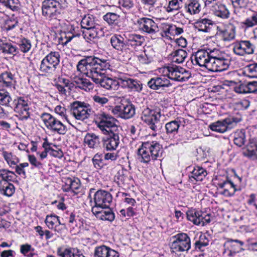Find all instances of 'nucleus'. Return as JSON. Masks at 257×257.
<instances>
[{"mask_svg":"<svg viewBox=\"0 0 257 257\" xmlns=\"http://www.w3.org/2000/svg\"><path fill=\"white\" fill-rule=\"evenodd\" d=\"M108 60L100 59L94 56L86 57L79 61L77 68L81 73L91 78L94 82L106 89H116L118 81L107 77L105 71L109 69Z\"/></svg>","mask_w":257,"mask_h":257,"instance_id":"1","label":"nucleus"},{"mask_svg":"<svg viewBox=\"0 0 257 257\" xmlns=\"http://www.w3.org/2000/svg\"><path fill=\"white\" fill-rule=\"evenodd\" d=\"M164 75L151 78L148 82L151 89L158 90H164L172 85L170 80L184 82L187 81L191 75L189 71L174 64H170L163 68Z\"/></svg>","mask_w":257,"mask_h":257,"instance_id":"2","label":"nucleus"},{"mask_svg":"<svg viewBox=\"0 0 257 257\" xmlns=\"http://www.w3.org/2000/svg\"><path fill=\"white\" fill-rule=\"evenodd\" d=\"M82 35L85 40L90 44L96 42L103 36L101 28L96 24L93 15H85L81 20Z\"/></svg>","mask_w":257,"mask_h":257,"instance_id":"3","label":"nucleus"},{"mask_svg":"<svg viewBox=\"0 0 257 257\" xmlns=\"http://www.w3.org/2000/svg\"><path fill=\"white\" fill-rule=\"evenodd\" d=\"M162 154V147L156 141L144 142L138 150V159L144 163H148L151 160H160Z\"/></svg>","mask_w":257,"mask_h":257,"instance_id":"4","label":"nucleus"},{"mask_svg":"<svg viewBox=\"0 0 257 257\" xmlns=\"http://www.w3.org/2000/svg\"><path fill=\"white\" fill-rule=\"evenodd\" d=\"M211 62L209 63L208 70L212 72H221L227 70L230 64V58L224 52L214 49Z\"/></svg>","mask_w":257,"mask_h":257,"instance_id":"5","label":"nucleus"},{"mask_svg":"<svg viewBox=\"0 0 257 257\" xmlns=\"http://www.w3.org/2000/svg\"><path fill=\"white\" fill-rule=\"evenodd\" d=\"M96 119L97 126L104 134L118 131L116 119L111 115L101 112L96 115Z\"/></svg>","mask_w":257,"mask_h":257,"instance_id":"6","label":"nucleus"},{"mask_svg":"<svg viewBox=\"0 0 257 257\" xmlns=\"http://www.w3.org/2000/svg\"><path fill=\"white\" fill-rule=\"evenodd\" d=\"M14 111L21 120H27L30 117L31 102L27 97L19 96L13 101Z\"/></svg>","mask_w":257,"mask_h":257,"instance_id":"7","label":"nucleus"},{"mask_svg":"<svg viewBox=\"0 0 257 257\" xmlns=\"http://www.w3.org/2000/svg\"><path fill=\"white\" fill-rule=\"evenodd\" d=\"M161 116L160 112L146 107L143 110L141 118L152 130L156 132L161 127Z\"/></svg>","mask_w":257,"mask_h":257,"instance_id":"8","label":"nucleus"},{"mask_svg":"<svg viewBox=\"0 0 257 257\" xmlns=\"http://www.w3.org/2000/svg\"><path fill=\"white\" fill-rule=\"evenodd\" d=\"M41 118L48 130L60 135L66 134V126L60 120L51 114L43 113L41 115Z\"/></svg>","mask_w":257,"mask_h":257,"instance_id":"9","label":"nucleus"},{"mask_svg":"<svg viewBox=\"0 0 257 257\" xmlns=\"http://www.w3.org/2000/svg\"><path fill=\"white\" fill-rule=\"evenodd\" d=\"M214 52V49H201L198 50L191 57L193 65H198L208 69L209 63L211 61Z\"/></svg>","mask_w":257,"mask_h":257,"instance_id":"10","label":"nucleus"},{"mask_svg":"<svg viewBox=\"0 0 257 257\" xmlns=\"http://www.w3.org/2000/svg\"><path fill=\"white\" fill-rule=\"evenodd\" d=\"M70 106L72 114L78 120L83 121L88 118L92 112L90 105L84 102L75 101Z\"/></svg>","mask_w":257,"mask_h":257,"instance_id":"11","label":"nucleus"},{"mask_svg":"<svg viewBox=\"0 0 257 257\" xmlns=\"http://www.w3.org/2000/svg\"><path fill=\"white\" fill-rule=\"evenodd\" d=\"M171 248L174 252L188 251L191 248V240L185 233H179L172 237Z\"/></svg>","mask_w":257,"mask_h":257,"instance_id":"12","label":"nucleus"},{"mask_svg":"<svg viewBox=\"0 0 257 257\" xmlns=\"http://www.w3.org/2000/svg\"><path fill=\"white\" fill-rule=\"evenodd\" d=\"M136 25L139 31L150 35L152 38H155L157 33L159 31L157 24L148 18L143 17L138 19Z\"/></svg>","mask_w":257,"mask_h":257,"instance_id":"13","label":"nucleus"},{"mask_svg":"<svg viewBox=\"0 0 257 257\" xmlns=\"http://www.w3.org/2000/svg\"><path fill=\"white\" fill-rule=\"evenodd\" d=\"M111 46L124 57L125 60L131 58V51L127 48L126 40L120 35H113L110 39Z\"/></svg>","mask_w":257,"mask_h":257,"instance_id":"14","label":"nucleus"},{"mask_svg":"<svg viewBox=\"0 0 257 257\" xmlns=\"http://www.w3.org/2000/svg\"><path fill=\"white\" fill-rule=\"evenodd\" d=\"M216 34L224 41H230L235 38L236 27L231 23H220L216 25Z\"/></svg>","mask_w":257,"mask_h":257,"instance_id":"15","label":"nucleus"},{"mask_svg":"<svg viewBox=\"0 0 257 257\" xmlns=\"http://www.w3.org/2000/svg\"><path fill=\"white\" fill-rule=\"evenodd\" d=\"M112 197L108 191L98 190L94 194V201L95 205L92 208H108L112 202Z\"/></svg>","mask_w":257,"mask_h":257,"instance_id":"16","label":"nucleus"},{"mask_svg":"<svg viewBox=\"0 0 257 257\" xmlns=\"http://www.w3.org/2000/svg\"><path fill=\"white\" fill-rule=\"evenodd\" d=\"M233 53L237 56H244L254 53V46L249 41H237L232 44Z\"/></svg>","mask_w":257,"mask_h":257,"instance_id":"17","label":"nucleus"},{"mask_svg":"<svg viewBox=\"0 0 257 257\" xmlns=\"http://www.w3.org/2000/svg\"><path fill=\"white\" fill-rule=\"evenodd\" d=\"M244 242L238 239L226 238L224 243V253L229 257H234L237 253L244 249L242 248Z\"/></svg>","mask_w":257,"mask_h":257,"instance_id":"18","label":"nucleus"},{"mask_svg":"<svg viewBox=\"0 0 257 257\" xmlns=\"http://www.w3.org/2000/svg\"><path fill=\"white\" fill-rule=\"evenodd\" d=\"M111 109L112 112L114 115L125 119L132 118L136 113L135 107L131 103L116 105Z\"/></svg>","mask_w":257,"mask_h":257,"instance_id":"19","label":"nucleus"},{"mask_svg":"<svg viewBox=\"0 0 257 257\" xmlns=\"http://www.w3.org/2000/svg\"><path fill=\"white\" fill-rule=\"evenodd\" d=\"M1 28L3 32L12 37H14L13 35L18 33L21 29L18 18L13 15L12 17H6Z\"/></svg>","mask_w":257,"mask_h":257,"instance_id":"20","label":"nucleus"},{"mask_svg":"<svg viewBox=\"0 0 257 257\" xmlns=\"http://www.w3.org/2000/svg\"><path fill=\"white\" fill-rule=\"evenodd\" d=\"M42 13L47 19L50 20L56 19L60 13L54 5L53 0H44L42 4Z\"/></svg>","mask_w":257,"mask_h":257,"instance_id":"21","label":"nucleus"},{"mask_svg":"<svg viewBox=\"0 0 257 257\" xmlns=\"http://www.w3.org/2000/svg\"><path fill=\"white\" fill-rule=\"evenodd\" d=\"M237 122L232 121L230 118H225L211 123L209 128L212 131L223 133L235 126Z\"/></svg>","mask_w":257,"mask_h":257,"instance_id":"22","label":"nucleus"},{"mask_svg":"<svg viewBox=\"0 0 257 257\" xmlns=\"http://www.w3.org/2000/svg\"><path fill=\"white\" fill-rule=\"evenodd\" d=\"M108 136L103 139L104 149L107 151L115 150L119 144L118 131L108 133Z\"/></svg>","mask_w":257,"mask_h":257,"instance_id":"23","label":"nucleus"},{"mask_svg":"<svg viewBox=\"0 0 257 257\" xmlns=\"http://www.w3.org/2000/svg\"><path fill=\"white\" fill-rule=\"evenodd\" d=\"M126 40L127 48L131 51V53L133 49H136L142 46L145 42V38L141 35L132 33L127 35Z\"/></svg>","mask_w":257,"mask_h":257,"instance_id":"24","label":"nucleus"},{"mask_svg":"<svg viewBox=\"0 0 257 257\" xmlns=\"http://www.w3.org/2000/svg\"><path fill=\"white\" fill-rule=\"evenodd\" d=\"M119 85L124 88L138 92H140L143 88V85L140 81L130 78L119 79Z\"/></svg>","mask_w":257,"mask_h":257,"instance_id":"25","label":"nucleus"},{"mask_svg":"<svg viewBox=\"0 0 257 257\" xmlns=\"http://www.w3.org/2000/svg\"><path fill=\"white\" fill-rule=\"evenodd\" d=\"M94 255V257H119L118 252L104 245L96 246Z\"/></svg>","mask_w":257,"mask_h":257,"instance_id":"26","label":"nucleus"},{"mask_svg":"<svg viewBox=\"0 0 257 257\" xmlns=\"http://www.w3.org/2000/svg\"><path fill=\"white\" fill-rule=\"evenodd\" d=\"M57 67L44 58L41 62L39 70L43 75L51 77L56 74Z\"/></svg>","mask_w":257,"mask_h":257,"instance_id":"27","label":"nucleus"},{"mask_svg":"<svg viewBox=\"0 0 257 257\" xmlns=\"http://www.w3.org/2000/svg\"><path fill=\"white\" fill-rule=\"evenodd\" d=\"M91 211L93 214L99 219L112 221L114 220L115 216L113 212L108 208H92Z\"/></svg>","mask_w":257,"mask_h":257,"instance_id":"28","label":"nucleus"},{"mask_svg":"<svg viewBox=\"0 0 257 257\" xmlns=\"http://www.w3.org/2000/svg\"><path fill=\"white\" fill-rule=\"evenodd\" d=\"M195 26L199 31L205 33H210L216 27V24L213 21L206 18L199 19L195 23Z\"/></svg>","mask_w":257,"mask_h":257,"instance_id":"29","label":"nucleus"},{"mask_svg":"<svg viewBox=\"0 0 257 257\" xmlns=\"http://www.w3.org/2000/svg\"><path fill=\"white\" fill-rule=\"evenodd\" d=\"M81 187V182L78 178H68L66 179L65 185L63 186V190L65 192L71 191L77 194Z\"/></svg>","mask_w":257,"mask_h":257,"instance_id":"30","label":"nucleus"},{"mask_svg":"<svg viewBox=\"0 0 257 257\" xmlns=\"http://www.w3.org/2000/svg\"><path fill=\"white\" fill-rule=\"evenodd\" d=\"M45 223L50 229L54 230L58 233L61 232V229L58 227L59 226L64 225L61 223L59 217L55 214L47 215L45 220Z\"/></svg>","mask_w":257,"mask_h":257,"instance_id":"31","label":"nucleus"},{"mask_svg":"<svg viewBox=\"0 0 257 257\" xmlns=\"http://www.w3.org/2000/svg\"><path fill=\"white\" fill-rule=\"evenodd\" d=\"M218 187L222 189L221 194L225 196L229 197L233 195L237 190H240L236 188L232 182L229 181H224L218 184Z\"/></svg>","mask_w":257,"mask_h":257,"instance_id":"32","label":"nucleus"},{"mask_svg":"<svg viewBox=\"0 0 257 257\" xmlns=\"http://www.w3.org/2000/svg\"><path fill=\"white\" fill-rule=\"evenodd\" d=\"M155 52L151 47H148L145 49L143 53L137 56L138 60L142 64H148L154 60Z\"/></svg>","mask_w":257,"mask_h":257,"instance_id":"33","label":"nucleus"},{"mask_svg":"<svg viewBox=\"0 0 257 257\" xmlns=\"http://www.w3.org/2000/svg\"><path fill=\"white\" fill-rule=\"evenodd\" d=\"M56 253L59 257H76L79 255H83L81 251L78 249L64 246L58 247Z\"/></svg>","mask_w":257,"mask_h":257,"instance_id":"34","label":"nucleus"},{"mask_svg":"<svg viewBox=\"0 0 257 257\" xmlns=\"http://www.w3.org/2000/svg\"><path fill=\"white\" fill-rule=\"evenodd\" d=\"M14 76L11 72L6 71L0 74V86L11 88L14 87Z\"/></svg>","mask_w":257,"mask_h":257,"instance_id":"35","label":"nucleus"},{"mask_svg":"<svg viewBox=\"0 0 257 257\" xmlns=\"http://www.w3.org/2000/svg\"><path fill=\"white\" fill-rule=\"evenodd\" d=\"M184 8L185 12L193 15L199 13L201 6L197 0H189L187 3L185 1Z\"/></svg>","mask_w":257,"mask_h":257,"instance_id":"36","label":"nucleus"},{"mask_svg":"<svg viewBox=\"0 0 257 257\" xmlns=\"http://www.w3.org/2000/svg\"><path fill=\"white\" fill-rule=\"evenodd\" d=\"M84 143L89 148L97 149L100 146V138L94 133H87L84 138Z\"/></svg>","mask_w":257,"mask_h":257,"instance_id":"37","label":"nucleus"},{"mask_svg":"<svg viewBox=\"0 0 257 257\" xmlns=\"http://www.w3.org/2000/svg\"><path fill=\"white\" fill-rule=\"evenodd\" d=\"M2 53L4 55L15 56L19 54V49L17 44L13 41H5Z\"/></svg>","mask_w":257,"mask_h":257,"instance_id":"38","label":"nucleus"},{"mask_svg":"<svg viewBox=\"0 0 257 257\" xmlns=\"http://www.w3.org/2000/svg\"><path fill=\"white\" fill-rule=\"evenodd\" d=\"M181 122V121L177 118L165 124L166 133L169 138L174 137L178 133Z\"/></svg>","mask_w":257,"mask_h":257,"instance_id":"39","label":"nucleus"},{"mask_svg":"<svg viewBox=\"0 0 257 257\" xmlns=\"http://www.w3.org/2000/svg\"><path fill=\"white\" fill-rule=\"evenodd\" d=\"M207 175V171L202 167L196 166L189 175L190 182L201 181Z\"/></svg>","mask_w":257,"mask_h":257,"instance_id":"40","label":"nucleus"},{"mask_svg":"<svg viewBox=\"0 0 257 257\" xmlns=\"http://www.w3.org/2000/svg\"><path fill=\"white\" fill-rule=\"evenodd\" d=\"M214 15L223 19H226L229 17L230 12L226 6L219 2L212 11Z\"/></svg>","mask_w":257,"mask_h":257,"instance_id":"41","label":"nucleus"},{"mask_svg":"<svg viewBox=\"0 0 257 257\" xmlns=\"http://www.w3.org/2000/svg\"><path fill=\"white\" fill-rule=\"evenodd\" d=\"M187 219L193 224L200 225L202 219V212L191 209L186 212Z\"/></svg>","mask_w":257,"mask_h":257,"instance_id":"42","label":"nucleus"},{"mask_svg":"<svg viewBox=\"0 0 257 257\" xmlns=\"http://www.w3.org/2000/svg\"><path fill=\"white\" fill-rule=\"evenodd\" d=\"M11 182L0 181V193L11 197L15 192V187Z\"/></svg>","mask_w":257,"mask_h":257,"instance_id":"43","label":"nucleus"},{"mask_svg":"<svg viewBox=\"0 0 257 257\" xmlns=\"http://www.w3.org/2000/svg\"><path fill=\"white\" fill-rule=\"evenodd\" d=\"M185 0H171L169 1L168 6L164 8L168 13H175L183 8Z\"/></svg>","mask_w":257,"mask_h":257,"instance_id":"44","label":"nucleus"},{"mask_svg":"<svg viewBox=\"0 0 257 257\" xmlns=\"http://www.w3.org/2000/svg\"><path fill=\"white\" fill-rule=\"evenodd\" d=\"M0 181L5 182H17V176L15 172L11 171L8 169H0Z\"/></svg>","mask_w":257,"mask_h":257,"instance_id":"45","label":"nucleus"},{"mask_svg":"<svg viewBox=\"0 0 257 257\" xmlns=\"http://www.w3.org/2000/svg\"><path fill=\"white\" fill-rule=\"evenodd\" d=\"M2 155L11 168H13L16 165L19 164L20 162L19 159L12 152L3 150Z\"/></svg>","mask_w":257,"mask_h":257,"instance_id":"46","label":"nucleus"},{"mask_svg":"<svg viewBox=\"0 0 257 257\" xmlns=\"http://www.w3.org/2000/svg\"><path fill=\"white\" fill-rule=\"evenodd\" d=\"M165 2L166 0H161L155 5L151 7H149V12L156 17H161L164 13L163 9L165 8L163 5Z\"/></svg>","mask_w":257,"mask_h":257,"instance_id":"47","label":"nucleus"},{"mask_svg":"<svg viewBox=\"0 0 257 257\" xmlns=\"http://www.w3.org/2000/svg\"><path fill=\"white\" fill-rule=\"evenodd\" d=\"M172 62L176 63H182L187 57V53L182 49L176 50L171 53Z\"/></svg>","mask_w":257,"mask_h":257,"instance_id":"48","label":"nucleus"},{"mask_svg":"<svg viewBox=\"0 0 257 257\" xmlns=\"http://www.w3.org/2000/svg\"><path fill=\"white\" fill-rule=\"evenodd\" d=\"M246 141L245 133L244 130H237L233 134L234 144L239 147L242 146Z\"/></svg>","mask_w":257,"mask_h":257,"instance_id":"49","label":"nucleus"},{"mask_svg":"<svg viewBox=\"0 0 257 257\" xmlns=\"http://www.w3.org/2000/svg\"><path fill=\"white\" fill-rule=\"evenodd\" d=\"M246 155L250 157H254L257 159V140L252 139L246 146Z\"/></svg>","mask_w":257,"mask_h":257,"instance_id":"50","label":"nucleus"},{"mask_svg":"<svg viewBox=\"0 0 257 257\" xmlns=\"http://www.w3.org/2000/svg\"><path fill=\"white\" fill-rule=\"evenodd\" d=\"M67 219L69 225L73 228L75 227L79 228L83 225L82 218L73 212L70 213Z\"/></svg>","mask_w":257,"mask_h":257,"instance_id":"51","label":"nucleus"},{"mask_svg":"<svg viewBox=\"0 0 257 257\" xmlns=\"http://www.w3.org/2000/svg\"><path fill=\"white\" fill-rule=\"evenodd\" d=\"M245 29L257 26V12H251V14L242 23Z\"/></svg>","mask_w":257,"mask_h":257,"instance_id":"52","label":"nucleus"},{"mask_svg":"<svg viewBox=\"0 0 257 257\" xmlns=\"http://www.w3.org/2000/svg\"><path fill=\"white\" fill-rule=\"evenodd\" d=\"M119 16L114 13H107L103 16V20L110 26L116 25L118 22Z\"/></svg>","mask_w":257,"mask_h":257,"instance_id":"53","label":"nucleus"},{"mask_svg":"<svg viewBox=\"0 0 257 257\" xmlns=\"http://www.w3.org/2000/svg\"><path fill=\"white\" fill-rule=\"evenodd\" d=\"M230 86L232 87L233 90L237 93H247L246 82L241 83L239 82L238 83H236L231 81L230 82Z\"/></svg>","mask_w":257,"mask_h":257,"instance_id":"54","label":"nucleus"},{"mask_svg":"<svg viewBox=\"0 0 257 257\" xmlns=\"http://www.w3.org/2000/svg\"><path fill=\"white\" fill-rule=\"evenodd\" d=\"M20 252L26 256L33 257L36 255L34 252L35 248L32 246L28 243H25L20 245Z\"/></svg>","mask_w":257,"mask_h":257,"instance_id":"55","label":"nucleus"},{"mask_svg":"<svg viewBox=\"0 0 257 257\" xmlns=\"http://www.w3.org/2000/svg\"><path fill=\"white\" fill-rule=\"evenodd\" d=\"M12 98L9 92L4 90H0V105L6 107L11 106L10 102Z\"/></svg>","mask_w":257,"mask_h":257,"instance_id":"56","label":"nucleus"},{"mask_svg":"<svg viewBox=\"0 0 257 257\" xmlns=\"http://www.w3.org/2000/svg\"><path fill=\"white\" fill-rule=\"evenodd\" d=\"M103 159V155L101 153H96L92 159V162L94 167L98 170L103 168L105 164Z\"/></svg>","mask_w":257,"mask_h":257,"instance_id":"57","label":"nucleus"},{"mask_svg":"<svg viewBox=\"0 0 257 257\" xmlns=\"http://www.w3.org/2000/svg\"><path fill=\"white\" fill-rule=\"evenodd\" d=\"M77 83L78 88L85 91H90L94 88V84L87 79H79Z\"/></svg>","mask_w":257,"mask_h":257,"instance_id":"58","label":"nucleus"},{"mask_svg":"<svg viewBox=\"0 0 257 257\" xmlns=\"http://www.w3.org/2000/svg\"><path fill=\"white\" fill-rule=\"evenodd\" d=\"M44 58L58 66L60 61V53L58 51H51Z\"/></svg>","mask_w":257,"mask_h":257,"instance_id":"59","label":"nucleus"},{"mask_svg":"<svg viewBox=\"0 0 257 257\" xmlns=\"http://www.w3.org/2000/svg\"><path fill=\"white\" fill-rule=\"evenodd\" d=\"M118 4L120 8L124 13L131 11L134 7L135 3L134 0H119Z\"/></svg>","mask_w":257,"mask_h":257,"instance_id":"60","label":"nucleus"},{"mask_svg":"<svg viewBox=\"0 0 257 257\" xmlns=\"http://www.w3.org/2000/svg\"><path fill=\"white\" fill-rule=\"evenodd\" d=\"M19 51L21 50L22 52L26 53L30 51L32 47V44L30 40L23 38L21 40L19 44Z\"/></svg>","mask_w":257,"mask_h":257,"instance_id":"61","label":"nucleus"},{"mask_svg":"<svg viewBox=\"0 0 257 257\" xmlns=\"http://www.w3.org/2000/svg\"><path fill=\"white\" fill-rule=\"evenodd\" d=\"M235 8L234 12L237 13V9H246L249 4V0H230Z\"/></svg>","mask_w":257,"mask_h":257,"instance_id":"62","label":"nucleus"},{"mask_svg":"<svg viewBox=\"0 0 257 257\" xmlns=\"http://www.w3.org/2000/svg\"><path fill=\"white\" fill-rule=\"evenodd\" d=\"M92 100L95 104L101 106H106V104L109 101L107 97L102 95H94L92 96Z\"/></svg>","mask_w":257,"mask_h":257,"instance_id":"63","label":"nucleus"},{"mask_svg":"<svg viewBox=\"0 0 257 257\" xmlns=\"http://www.w3.org/2000/svg\"><path fill=\"white\" fill-rule=\"evenodd\" d=\"M72 36L68 32H63L60 34L59 42L63 45H66L72 39Z\"/></svg>","mask_w":257,"mask_h":257,"instance_id":"64","label":"nucleus"}]
</instances>
